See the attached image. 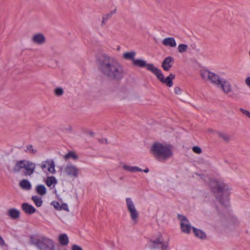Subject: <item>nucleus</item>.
Returning a JSON list of instances; mask_svg holds the SVG:
<instances>
[{"label": "nucleus", "instance_id": "f257e3e1", "mask_svg": "<svg viewBox=\"0 0 250 250\" xmlns=\"http://www.w3.org/2000/svg\"><path fill=\"white\" fill-rule=\"evenodd\" d=\"M99 68L104 75L114 80H121L125 75L122 65L114 57H105L101 62Z\"/></svg>", "mask_w": 250, "mask_h": 250}, {"label": "nucleus", "instance_id": "f03ea898", "mask_svg": "<svg viewBox=\"0 0 250 250\" xmlns=\"http://www.w3.org/2000/svg\"><path fill=\"white\" fill-rule=\"evenodd\" d=\"M150 151L159 161L167 160L173 155L171 146L166 143H155L151 146Z\"/></svg>", "mask_w": 250, "mask_h": 250}, {"label": "nucleus", "instance_id": "7ed1b4c3", "mask_svg": "<svg viewBox=\"0 0 250 250\" xmlns=\"http://www.w3.org/2000/svg\"><path fill=\"white\" fill-rule=\"evenodd\" d=\"M30 243L40 250H54L55 246L52 239L43 235L35 234L30 237Z\"/></svg>", "mask_w": 250, "mask_h": 250}, {"label": "nucleus", "instance_id": "20e7f679", "mask_svg": "<svg viewBox=\"0 0 250 250\" xmlns=\"http://www.w3.org/2000/svg\"><path fill=\"white\" fill-rule=\"evenodd\" d=\"M125 200L126 208L129 213L131 221L133 223H137L138 221L139 215L133 200L130 197H127L125 198Z\"/></svg>", "mask_w": 250, "mask_h": 250}, {"label": "nucleus", "instance_id": "39448f33", "mask_svg": "<svg viewBox=\"0 0 250 250\" xmlns=\"http://www.w3.org/2000/svg\"><path fill=\"white\" fill-rule=\"evenodd\" d=\"M209 185L213 192L226 194L229 190V186L219 180H211Z\"/></svg>", "mask_w": 250, "mask_h": 250}, {"label": "nucleus", "instance_id": "423d86ee", "mask_svg": "<svg viewBox=\"0 0 250 250\" xmlns=\"http://www.w3.org/2000/svg\"><path fill=\"white\" fill-rule=\"evenodd\" d=\"M200 75L205 81L208 82L215 86H217L221 78L217 74L208 69L201 70Z\"/></svg>", "mask_w": 250, "mask_h": 250}, {"label": "nucleus", "instance_id": "0eeeda50", "mask_svg": "<svg viewBox=\"0 0 250 250\" xmlns=\"http://www.w3.org/2000/svg\"><path fill=\"white\" fill-rule=\"evenodd\" d=\"M169 237L167 233L158 232L150 240V242L153 244L152 248H154L158 245H160L162 247L166 243H169Z\"/></svg>", "mask_w": 250, "mask_h": 250}, {"label": "nucleus", "instance_id": "6e6552de", "mask_svg": "<svg viewBox=\"0 0 250 250\" xmlns=\"http://www.w3.org/2000/svg\"><path fill=\"white\" fill-rule=\"evenodd\" d=\"M42 170L46 173L47 171L50 174H54L56 173L55 164L54 161L52 159H48L42 161L39 165Z\"/></svg>", "mask_w": 250, "mask_h": 250}, {"label": "nucleus", "instance_id": "1a4fd4ad", "mask_svg": "<svg viewBox=\"0 0 250 250\" xmlns=\"http://www.w3.org/2000/svg\"><path fill=\"white\" fill-rule=\"evenodd\" d=\"M62 170L64 174L70 177L77 178L80 173L79 168L70 163L67 164Z\"/></svg>", "mask_w": 250, "mask_h": 250}, {"label": "nucleus", "instance_id": "9d476101", "mask_svg": "<svg viewBox=\"0 0 250 250\" xmlns=\"http://www.w3.org/2000/svg\"><path fill=\"white\" fill-rule=\"evenodd\" d=\"M220 87L226 94H229L232 92V86L230 82L224 78H221L217 86Z\"/></svg>", "mask_w": 250, "mask_h": 250}, {"label": "nucleus", "instance_id": "9b49d317", "mask_svg": "<svg viewBox=\"0 0 250 250\" xmlns=\"http://www.w3.org/2000/svg\"><path fill=\"white\" fill-rule=\"evenodd\" d=\"M178 217V219L181 221V228L182 231L184 233H189L190 232L191 229H193V228L190 225L187 218L182 215L179 214Z\"/></svg>", "mask_w": 250, "mask_h": 250}, {"label": "nucleus", "instance_id": "f8f14e48", "mask_svg": "<svg viewBox=\"0 0 250 250\" xmlns=\"http://www.w3.org/2000/svg\"><path fill=\"white\" fill-rule=\"evenodd\" d=\"M31 40L33 43L37 45H42L46 41L44 35L40 32L34 34Z\"/></svg>", "mask_w": 250, "mask_h": 250}, {"label": "nucleus", "instance_id": "ddd939ff", "mask_svg": "<svg viewBox=\"0 0 250 250\" xmlns=\"http://www.w3.org/2000/svg\"><path fill=\"white\" fill-rule=\"evenodd\" d=\"M162 83L166 84L168 87H171L173 85V80L175 79V75L170 74L167 78H165L164 74L162 72L157 78Z\"/></svg>", "mask_w": 250, "mask_h": 250}, {"label": "nucleus", "instance_id": "4468645a", "mask_svg": "<svg viewBox=\"0 0 250 250\" xmlns=\"http://www.w3.org/2000/svg\"><path fill=\"white\" fill-rule=\"evenodd\" d=\"M24 171L23 173L25 176H31L35 171L36 164L29 161H25Z\"/></svg>", "mask_w": 250, "mask_h": 250}, {"label": "nucleus", "instance_id": "2eb2a0df", "mask_svg": "<svg viewBox=\"0 0 250 250\" xmlns=\"http://www.w3.org/2000/svg\"><path fill=\"white\" fill-rule=\"evenodd\" d=\"M123 168L124 170L131 173H135L137 172L144 171L145 173H148L149 171L148 168L146 167L143 170L141 168L137 166H131L127 164H124Z\"/></svg>", "mask_w": 250, "mask_h": 250}, {"label": "nucleus", "instance_id": "dca6fc26", "mask_svg": "<svg viewBox=\"0 0 250 250\" xmlns=\"http://www.w3.org/2000/svg\"><path fill=\"white\" fill-rule=\"evenodd\" d=\"M45 184L51 189L56 190V186L58 183V181L56 178L54 176H47L46 178L44 180Z\"/></svg>", "mask_w": 250, "mask_h": 250}, {"label": "nucleus", "instance_id": "f3484780", "mask_svg": "<svg viewBox=\"0 0 250 250\" xmlns=\"http://www.w3.org/2000/svg\"><path fill=\"white\" fill-rule=\"evenodd\" d=\"M162 44L167 47L174 48L177 45L176 42L173 37H167L162 41Z\"/></svg>", "mask_w": 250, "mask_h": 250}, {"label": "nucleus", "instance_id": "a211bd4d", "mask_svg": "<svg viewBox=\"0 0 250 250\" xmlns=\"http://www.w3.org/2000/svg\"><path fill=\"white\" fill-rule=\"evenodd\" d=\"M173 58L170 56L166 58L162 64L164 70L167 71H169L172 66V62H173Z\"/></svg>", "mask_w": 250, "mask_h": 250}, {"label": "nucleus", "instance_id": "6ab92c4d", "mask_svg": "<svg viewBox=\"0 0 250 250\" xmlns=\"http://www.w3.org/2000/svg\"><path fill=\"white\" fill-rule=\"evenodd\" d=\"M21 208L26 213L28 214H33L36 211V208L32 205L26 203L22 204Z\"/></svg>", "mask_w": 250, "mask_h": 250}, {"label": "nucleus", "instance_id": "aec40b11", "mask_svg": "<svg viewBox=\"0 0 250 250\" xmlns=\"http://www.w3.org/2000/svg\"><path fill=\"white\" fill-rule=\"evenodd\" d=\"M7 214L12 219H17L19 218L20 212L17 209L12 208L8 210Z\"/></svg>", "mask_w": 250, "mask_h": 250}, {"label": "nucleus", "instance_id": "412c9836", "mask_svg": "<svg viewBox=\"0 0 250 250\" xmlns=\"http://www.w3.org/2000/svg\"><path fill=\"white\" fill-rule=\"evenodd\" d=\"M146 67L147 69L151 72H152L154 74L156 75L157 78L161 74L162 71L160 69L157 68L153 64L149 63L146 65Z\"/></svg>", "mask_w": 250, "mask_h": 250}, {"label": "nucleus", "instance_id": "4be33fe9", "mask_svg": "<svg viewBox=\"0 0 250 250\" xmlns=\"http://www.w3.org/2000/svg\"><path fill=\"white\" fill-rule=\"evenodd\" d=\"M58 240L62 246H66L69 243V239L66 234L62 233L59 235Z\"/></svg>", "mask_w": 250, "mask_h": 250}, {"label": "nucleus", "instance_id": "5701e85b", "mask_svg": "<svg viewBox=\"0 0 250 250\" xmlns=\"http://www.w3.org/2000/svg\"><path fill=\"white\" fill-rule=\"evenodd\" d=\"M19 185L21 188L26 190H29L32 188L30 182L26 179L21 180L19 183Z\"/></svg>", "mask_w": 250, "mask_h": 250}, {"label": "nucleus", "instance_id": "b1692460", "mask_svg": "<svg viewBox=\"0 0 250 250\" xmlns=\"http://www.w3.org/2000/svg\"><path fill=\"white\" fill-rule=\"evenodd\" d=\"M26 160H21L18 161L13 167V170L15 172L20 171L21 169L24 168Z\"/></svg>", "mask_w": 250, "mask_h": 250}, {"label": "nucleus", "instance_id": "393cba45", "mask_svg": "<svg viewBox=\"0 0 250 250\" xmlns=\"http://www.w3.org/2000/svg\"><path fill=\"white\" fill-rule=\"evenodd\" d=\"M193 230L195 235L201 239H204L206 238V233L202 230L193 228Z\"/></svg>", "mask_w": 250, "mask_h": 250}, {"label": "nucleus", "instance_id": "a878e982", "mask_svg": "<svg viewBox=\"0 0 250 250\" xmlns=\"http://www.w3.org/2000/svg\"><path fill=\"white\" fill-rule=\"evenodd\" d=\"M37 193L41 196H43L46 193V189L43 185H39L36 188Z\"/></svg>", "mask_w": 250, "mask_h": 250}, {"label": "nucleus", "instance_id": "bb28decb", "mask_svg": "<svg viewBox=\"0 0 250 250\" xmlns=\"http://www.w3.org/2000/svg\"><path fill=\"white\" fill-rule=\"evenodd\" d=\"M136 55V53L134 51L127 52L123 55V58L127 60H132V62L135 60L134 58Z\"/></svg>", "mask_w": 250, "mask_h": 250}, {"label": "nucleus", "instance_id": "cd10ccee", "mask_svg": "<svg viewBox=\"0 0 250 250\" xmlns=\"http://www.w3.org/2000/svg\"><path fill=\"white\" fill-rule=\"evenodd\" d=\"M133 64L137 67H144L146 66V62L143 60L135 59L133 60Z\"/></svg>", "mask_w": 250, "mask_h": 250}, {"label": "nucleus", "instance_id": "c85d7f7f", "mask_svg": "<svg viewBox=\"0 0 250 250\" xmlns=\"http://www.w3.org/2000/svg\"><path fill=\"white\" fill-rule=\"evenodd\" d=\"M31 199L37 207H40L42 206L43 202L41 197L35 195L33 196Z\"/></svg>", "mask_w": 250, "mask_h": 250}, {"label": "nucleus", "instance_id": "c756f323", "mask_svg": "<svg viewBox=\"0 0 250 250\" xmlns=\"http://www.w3.org/2000/svg\"><path fill=\"white\" fill-rule=\"evenodd\" d=\"M64 158L65 160L71 159L73 160H76L78 158V156L75 152L73 151H69L65 155Z\"/></svg>", "mask_w": 250, "mask_h": 250}, {"label": "nucleus", "instance_id": "7c9ffc66", "mask_svg": "<svg viewBox=\"0 0 250 250\" xmlns=\"http://www.w3.org/2000/svg\"><path fill=\"white\" fill-rule=\"evenodd\" d=\"M177 49L179 53H184L188 51V46L186 44L182 43L178 45Z\"/></svg>", "mask_w": 250, "mask_h": 250}, {"label": "nucleus", "instance_id": "2f4dec72", "mask_svg": "<svg viewBox=\"0 0 250 250\" xmlns=\"http://www.w3.org/2000/svg\"><path fill=\"white\" fill-rule=\"evenodd\" d=\"M25 151L27 153H31L32 154H35L37 152V150L34 149L32 145L27 146Z\"/></svg>", "mask_w": 250, "mask_h": 250}, {"label": "nucleus", "instance_id": "473e14b6", "mask_svg": "<svg viewBox=\"0 0 250 250\" xmlns=\"http://www.w3.org/2000/svg\"><path fill=\"white\" fill-rule=\"evenodd\" d=\"M220 203L223 205L225 206H227L229 205V199L228 196H226L224 198V201H223V197H221L218 199Z\"/></svg>", "mask_w": 250, "mask_h": 250}, {"label": "nucleus", "instance_id": "72a5a7b5", "mask_svg": "<svg viewBox=\"0 0 250 250\" xmlns=\"http://www.w3.org/2000/svg\"><path fill=\"white\" fill-rule=\"evenodd\" d=\"M51 204L57 210H61V204H60L58 202L53 201L51 202Z\"/></svg>", "mask_w": 250, "mask_h": 250}, {"label": "nucleus", "instance_id": "f704fd0d", "mask_svg": "<svg viewBox=\"0 0 250 250\" xmlns=\"http://www.w3.org/2000/svg\"><path fill=\"white\" fill-rule=\"evenodd\" d=\"M55 93L57 96H61L63 93V90L61 87H58L55 89Z\"/></svg>", "mask_w": 250, "mask_h": 250}, {"label": "nucleus", "instance_id": "c9c22d12", "mask_svg": "<svg viewBox=\"0 0 250 250\" xmlns=\"http://www.w3.org/2000/svg\"><path fill=\"white\" fill-rule=\"evenodd\" d=\"M192 150L194 152L197 154H200L202 152L201 148L197 146H195L192 147Z\"/></svg>", "mask_w": 250, "mask_h": 250}, {"label": "nucleus", "instance_id": "e433bc0d", "mask_svg": "<svg viewBox=\"0 0 250 250\" xmlns=\"http://www.w3.org/2000/svg\"><path fill=\"white\" fill-rule=\"evenodd\" d=\"M240 111L246 116L250 118V112L248 110L244 109V108H240Z\"/></svg>", "mask_w": 250, "mask_h": 250}, {"label": "nucleus", "instance_id": "4c0bfd02", "mask_svg": "<svg viewBox=\"0 0 250 250\" xmlns=\"http://www.w3.org/2000/svg\"><path fill=\"white\" fill-rule=\"evenodd\" d=\"M61 210H64L66 211H69L68 207L67 204L66 203H62L61 204Z\"/></svg>", "mask_w": 250, "mask_h": 250}, {"label": "nucleus", "instance_id": "58836bf2", "mask_svg": "<svg viewBox=\"0 0 250 250\" xmlns=\"http://www.w3.org/2000/svg\"><path fill=\"white\" fill-rule=\"evenodd\" d=\"M162 250H170L169 243H166L164 244V245H162V247H161Z\"/></svg>", "mask_w": 250, "mask_h": 250}, {"label": "nucleus", "instance_id": "ea45409f", "mask_svg": "<svg viewBox=\"0 0 250 250\" xmlns=\"http://www.w3.org/2000/svg\"><path fill=\"white\" fill-rule=\"evenodd\" d=\"M0 245L1 246L5 247H6L7 246L5 244L4 240L2 238V237L0 235Z\"/></svg>", "mask_w": 250, "mask_h": 250}, {"label": "nucleus", "instance_id": "a19ab883", "mask_svg": "<svg viewBox=\"0 0 250 250\" xmlns=\"http://www.w3.org/2000/svg\"><path fill=\"white\" fill-rule=\"evenodd\" d=\"M174 92L177 95H179L181 93V89L179 87H175L174 88Z\"/></svg>", "mask_w": 250, "mask_h": 250}, {"label": "nucleus", "instance_id": "79ce46f5", "mask_svg": "<svg viewBox=\"0 0 250 250\" xmlns=\"http://www.w3.org/2000/svg\"><path fill=\"white\" fill-rule=\"evenodd\" d=\"M72 250H83V249L81 247L77 245H74L72 246Z\"/></svg>", "mask_w": 250, "mask_h": 250}, {"label": "nucleus", "instance_id": "37998d69", "mask_svg": "<svg viewBox=\"0 0 250 250\" xmlns=\"http://www.w3.org/2000/svg\"><path fill=\"white\" fill-rule=\"evenodd\" d=\"M109 16L110 15H107L103 17V19L102 21V25H104L105 24L106 21L107 20Z\"/></svg>", "mask_w": 250, "mask_h": 250}, {"label": "nucleus", "instance_id": "c03bdc74", "mask_svg": "<svg viewBox=\"0 0 250 250\" xmlns=\"http://www.w3.org/2000/svg\"><path fill=\"white\" fill-rule=\"evenodd\" d=\"M245 83L250 88V77H248L246 79Z\"/></svg>", "mask_w": 250, "mask_h": 250}, {"label": "nucleus", "instance_id": "a18cd8bd", "mask_svg": "<svg viewBox=\"0 0 250 250\" xmlns=\"http://www.w3.org/2000/svg\"><path fill=\"white\" fill-rule=\"evenodd\" d=\"M220 136L226 140H228L229 139V137L225 134H221Z\"/></svg>", "mask_w": 250, "mask_h": 250}, {"label": "nucleus", "instance_id": "49530a36", "mask_svg": "<svg viewBox=\"0 0 250 250\" xmlns=\"http://www.w3.org/2000/svg\"><path fill=\"white\" fill-rule=\"evenodd\" d=\"M54 54L55 56L58 55V53L57 52H55Z\"/></svg>", "mask_w": 250, "mask_h": 250}, {"label": "nucleus", "instance_id": "de8ad7c7", "mask_svg": "<svg viewBox=\"0 0 250 250\" xmlns=\"http://www.w3.org/2000/svg\"><path fill=\"white\" fill-rule=\"evenodd\" d=\"M49 58H51V55H50L49 56Z\"/></svg>", "mask_w": 250, "mask_h": 250}]
</instances>
